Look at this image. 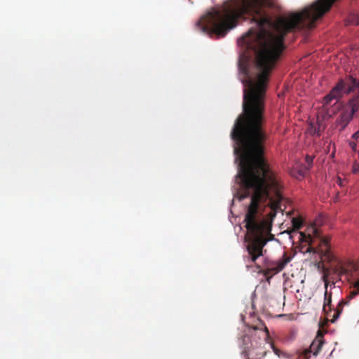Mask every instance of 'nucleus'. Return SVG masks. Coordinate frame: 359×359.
<instances>
[{"label":"nucleus","mask_w":359,"mask_h":359,"mask_svg":"<svg viewBox=\"0 0 359 359\" xmlns=\"http://www.w3.org/2000/svg\"><path fill=\"white\" fill-rule=\"evenodd\" d=\"M352 138L355 140L359 139V130L353 134Z\"/></svg>","instance_id":"obj_17"},{"label":"nucleus","mask_w":359,"mask_h":359,"mask_svg":"<svg viewBox=\"0 0 359 359\" xmlns=\"http://www.w3.org/2000/svg\"><path fill=\"white\" fill-rule=\"evenodd\" d=\"M357 294H359V279L355 281L353 285V290L350 292L349 295L346 297V299H341L337 308L334 311L333 318L331 320L332 323H334L337 319L339 317L340 314L342 312L343 306L344 305H347L349 301L355 297Z\"/></svg>","instance_id":"obj_5"},{"label":"nucleus","mask_w":359,"mask_h":359,"mask_svg":"<svg viewBox=\"0 0 359 359\" xmlns=\"http://www.w3.org/2000/svg\"><path fill=\"white\" fill-rule=\"evenodd\" d=\"M287 232L290 235V238H292V228H287Z\"/></svg>","instance_id":"obj_18"},{"label":"nucleus","mask_w":359,"mask_h":359,"mask_svg":"<svg viewBox=\"0 0 359 359\" xmlns=\"http://www.w3.org/2000/svg\"><path fill=\"white\" fill-rule=\"evenodd\" d=\"M349 145L350 147H351V149L353 150V151H355L356 149H357V144L355 142H349Z\"/></svg>","instance_id":"obj_16"},{"label":"nucleus","mask_w":359,"mask_h":359,"mask_svg":"<svg viewBox=\"0 0 359 359\" xmlns=\"http://www.w3.org/2000/svg\"><path fill=\"white\" fill-rule=\"evenodd\" d=\"M331 294L328 295L327 291L325 293V304L323 306V311H327V309L331 310Z\"/></svg>","instance_id":"obj_14"},{"label":"nucleus","mask_w":359,"mask_h":359,"mask_svg":"<svg viewBox=\"0 0 359 359\" xmlns=\"http://www.w3.org/2000/svg\"><path fill=\"white\" fill-rule=\"evenodd\" d=\"M315 133H316L318 134V135H320V133H318V132H316V131L315 130Z\"/></svg>","instance_id":"obj_19"},{"label":"nucleus","mask_w":359,"mask_h":359,"mask_svg":"<svg viewBox=\"0 0 359 359\" xmlns=\"http://www.w3.org/2000/svg\"><path fill=\"white\" fill-rule=\"evenodd\" d=\"M313 157L310 156H306V165H300L299 166H297V175L298 176H296L297 178H303L305 175L308 172L309 169L311 168V165L313 164Z\"/></svg>","instance_id":"obj_8"},{"label":"nucleus","mask_w":359,"mask_h":359,"mask_svg":"<svg viewBox=\"0 0 359 359\" xmlns=\"http://www.w3.org/2000/svg\"><path fill=\"white\" fill-rule=\"evenodd\" d=\"M324 344L323 334L321 330H318L316 337L311 343L309 349L304 351V356L307 358L308 355L312 353L314 355H317L320 351ZM307 359V358H306Z\"/></svg>","instance_id":"obj_6"},{"label":"nucleus","mask_w":359,"mask_h":359,"mask_svg":"<svg viewBox=\"0 0 359 359\" xmlns=\"http://www.w3.org/2000/svg\"><path fill=\"white\" fill-rule=\"evenodd\" d=\"M352 171L354 174H357L359 172V163H354L353 165Z\"/></svg>","instance_id":"obj_15"},{"label":"nucleus","mask_w":359,"mask_h":359,"mask_svg":"<svg viewBox=\"0 0 359 359\" xmlns=\"http://www.w3.org/2000/svg\"><path fill=\"white\" fill-rule=\"evenodd\" d=\"M272 348L274 353L277 355L280 359H290V355L288 353L276 348L274 346H272Z\"/></svg>","instance_id":"obj_13"},{"label":"nucleus","mask_w":359,"mask_h":359,"mask_svg":"<svg viewBox=\"0 0 359 359\" xmlns=\"http://www.w3.org/2000/svg\"><path fill=\"white\" fill-rule=\"evenodd\" d=\"M252 328L254 330H260L262 332L263 337L266 342L270 343V336H269V331L267 328V327L264 325V323L262 321H259V323L256 325L252 326Z\"/></svg>","instance_id":"obj_10"},{"label":"nucleus","mask_w":359,"mask_h":359,"mask_svg":"<svg viewBox=\"0 0 359 359\" xmlns=\"http://www.w3.org/2000/svg\"><path fill=\"white\" fill-rule=\"evenodd\" d=\"M243 354L245 355V357H248V359H250V356L252 355L251 353V351H252V349H253L255 348V346H254L251 342H250V338L248 336H245L243 339Z\"/></svg>","instance_id":"obj_11"},{"label":"nucleus","mask_w":359,"mask_h":359,"mask_svg":"<svg viewBox=\"0 0 359 359\" xmlns=\"http://www.w3.org/2000/svg\"><path fill=\"white\" fill-rule=\"evenodd\" d=\"M351 93H354L353 98L359 101V81L352 77L347 83L343 79L339 80L323 100V107L327 111V114L332 116L336 114L341 107V103L339 102L340 99L344 94Z\"/></svg>","instance_id":"obj_4"},{"label":"nucleus","mask_w":359,"mask_h":359,"mask_svg":"<svg viewBox=\"0 0 359 359\" xmlns=\"http://www.w3.org/2000/svg\"><path fill=\"white\" fill-rule=\"evenodd\" d=\"M290 261V257H287L286 254L284 253L283 256V259L278 261L276 266H272L270 269H268L264 271V276L266 277V280L269 283L270 278L279 271H280Z\"/></svg>","instance_id":"obj_7"},{"label":"nucleus","mask_w":359,"mask_h":359,"mask_svg":"<svg viewBox=\"0 0 359 359\" xmlns=\"http://www.w3.org/2000/svg\"><path fill=\"white\" fill-rule=\"evenodd\" d=\"M243 85V112L236 120L231 133L234 141L236 161H238L237 177L243 187L238 198L250 196V203L245 216L248 233L247 250L248 260L255 262L262 255L266 243L264 234L269 224L259 218L260 203L268 201L271 221L281 210L283 196L279 185L264 158L266 135L262 130L264 97L269 77H239Z\"/></svg>","instance_id":"obj_1"},{"label":"nucleus","mask_w":359,"mask_h":359,"mask_svg":"<svg viewBox=\"0 0 359 359\" xmlns=\"http://www.w3.org/2000/svg\"><path fill=\"white\" fill-rule=\"evenodd\" d=\"M352 118L353 117L346 111H343L337 119V124L341 127L340 130H344Z\"/></svg>","instance_id":"obj_9"},{"label":"nucleus","mask_w":359,"mask_h":359,"mask_svg":"<svg viewBox=\"0 0 359 359\" xmlns=\"http://www.w3.org/2000/svg\"><path fill=\"white\" fill-rule=\"evenodd\" d=\"M348 105L351 108V109L346 110L352 117H353L354 114L358 111L359 109V101L356 100L354 98H351L348 102Z\"/></svg>","instance_id":"obj_12"},{"label":"nucleus","mask_w":359,"mask_h":359,"mask_svg":"<svg viewBox=\"0 0 359 359\" xmlns=\"http://www.w3.org/2000/svg\"><path fill=\"white\" fill-rule=\"evenodd\" d=\"M337 0H316L300 12H293V32L295 29H311L332 8Z\"/></svg>","instance_id":"obj_3"},{"label":"nucleus","mask_w":359,"mask_h":359,"mask_svg":"<svg viewBox=\"0 0 359 359\" xmlns=\"http://www.w3.org/2000/svg\"><path fill=\"white\" fill-rule=\"evenodd\" d=\"M304 222V218L298 212L296 214L293 207V257L297 252L318 255L320 260L316 262L315 266L322 273V279L326 287L330 277L334 279V276L339 278L343 276L346 278L352 276L356 270L355 265L337 262L336 257L331 251L330 238L323 236L319 229L325 222L324 217L319 215L304 231H299Z\"/></svg>","instance_id":"obj_2"}]
</instances>
